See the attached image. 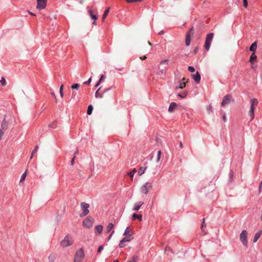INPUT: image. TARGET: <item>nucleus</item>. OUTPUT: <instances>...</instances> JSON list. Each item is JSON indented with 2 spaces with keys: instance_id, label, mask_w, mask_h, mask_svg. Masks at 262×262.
Masks as SVG:
<instances>
[{
  "instance_id": "1",
  "label": "nucleus",
  "mask_w": 262,
  "mask_h": 262,
  "mask_svg": "<svg viewBox=\"0 0 262 262\" xmlns=\"http://www.w3.org/2000/svg\"><path fill=\"white\" fill-rule=\"evenodd\" d=\"M73 244V239L69 235H67L60 243L61 246L63 248L69 247Z\"/></svg>"
},
{
  "instance_id": "2",
  "label": "nucleus",
  "mask_w": 262,
  "mask_h": 262,
  "mask_svg": "<svg viewBox=\"0 0 262 262\" xmlns=\"http://www.w3.org/2000/svg\"><path fill=\"white\" fill-rule=\"evenodd\" d=\"M214 34L213 33H210L208 34L206 37L205 42L204 44V48L206 49L207 51H209L213 38Z\"/></svg>"
},
{
  "instance_id": "3",
  "label": "nucleus",
  "mask_w": 262,
  "mask_h": 262,
  "mask_svg": "<svg viewBox=\"0 0 262 262\" xmlns=\"http://www.w3.org/2000/svg\"><path fill=\"white\" fill-rule=\"evenodd\" d=\"M80 207L83 211L80 214V217H84L89 213V208L90 207V205L89 204L86 203L82 202L80 204Z\"/></svg>"
},
{
  "instance_id": "4",
  "label": "nucleus",
  "mask_w": 262,
  "mask_h": 262,
  "mask_svg": "<svg viewBox=\"0 0 262 262\" xmlns=\"http://www.w3.org/2000/svg\"><path fill=\"white\" fill-rule=\"evenodd\" d=\"M239 239L242 243L246 246H248V241H247V231L244 230L242 231L239 235Z\"/></svg>"
},
{
  "instance_id": "5",
  "label": "nucleus",
  "mask_w": 262,
  "mask_h": 262,
  "mask_svg": "<svg viewBox=\"0 0 262 262\" xmlns=\"http://www.w3.org/2000/svg\"><path fill=\"white\" fill-rule=\"evenodd\" d=\"M8 122H7L6 121L5 118H4L1 122V128H0V141L1 140L2 137L4 134L5 130L7 129L8 128Z\"/></svg>"
},
{
  "instance_id": "6",
  "label": "nucleus",
  "mask_w": 262,
  "mask_h": 262,
  "mask_svg": "<svg viewBox=\"0 0 262 262\" xmlns=\"http://www.w3.org/2000/svg\"><path fill=\"white\" fill-rule=\"evenodd\" d=\"M84 256V254L82 250V249H80L78 250L75 256V262H81L82 259L83 258Z\"/></svg>"
},
{
  "instance_id": "7",
  "label": "nucleus",
  "mask_w": 262,
  "mask_h": 262,
  "mask_svg": "<svg viewBox=\"0 0 262 262\" xmlns=\"http://www.w3.org/2000/svg\"><path fill=\"white\" fill-rule=\"evenodd\" d=\"M93 222V218L89 216L83 221V226L86 228H90L92 227Z\"/></svg>"
},
{
  "instance_id": "8",
  "label": "nucleus",
  "mask_w": 262,
  "mask_h": 262,
  "mask_svg": "<svg viewBox=\"0 0 262 262\" xmlns=\"http://www.w3.org/2000/svg\"><path fill=\"white\" fill-rule=\"evenodd\" d=\"M232 100V97L230 95H227L224 97L221 105L224 106L229 104Z\"/></svg>"
},
{
  "instance_id": "9",
  "label": "nucleus",
  "mask_w": 262,
  "mask_h": 262,
  "mask_svg": "<svg viewBox=\"0 0 262 262\" xmlns=\"http://www.w3.org/2000/svg\"><path fill=\"white\" fill-rule=\"evenodd\" d=\"M152 185L150 183H145L141 187V191L142 193L146 194L148 192V189L151 188Z\"/></svg>"
},
{
  "instance_id": "10",
  "label": "nucleus",
  "mask_w": 262,
  "mask_h": 262,
  "mask_svg": "<svg viewBox=\"0 0 262 262\" xmlns=\"http://www.w3.org/2000/svg\"><path fill=\"white\" fill-rule=\"evenodd\" d=\"M47 6V0H37L36 8L39 10L43 9Z\"/></svg>"
},
{
  "instance_id": "11",
  "label": "nucleus",
  "mask_w": 262,
  "mask_h": 262,
  "mask_svg": "<svg viewBox=\"0 0 262 262\" xmlns=\"http://www.w3.org/2000/svg\"><path fill=\"white\" fill-rule=\"evenodd\" d=\"M193 30V28L192 27L189 30V32H187L186 34L185 43L187 46H189L190 44L191 36V35H192V34H193V33H192Z\"/></svg>"
},
{
  "instance_id": "12",
  "label": "nucleus",
  "mask_w": 262,
  "mask_h": 262,
  "mask_svg": "<svg viewBox=\"0 0 262 262\" xmlns=\"http://www.w3.org/2000/svg\"><path fill=\"white\" fill-rule=\"evenodd\" d=\"M192 78L197 83H199L201 81V75L199 72H196L195 74L192 75Z\"/></svg>"
},
{
  "instance_id": "13",
  "label": "nucleus",
  "mask_w": 262,
  "mask_h": 262,
  "mask_svg": "<svg viewBox=\"0 0 262 262\" xmlns=\"http://www.w3.org/2000/svg\"><path fill=\"white\" fill-rule=\"evenodd\" d=\"M143 204V202H138L135 203L134 205V208H133V210L135 211H137L139 210L141 206Z\"/></svg>"
},
{
  "instance_id": "14",
  "label": "nucleus",
  "mask_w": 262,
  "mask_h": 262,
  "mask_svg": "<svg viewBox=\"0 0 262 262\" xmlns=\"http://www.w3.org/2000/svg\"><path fill=\"white\" fill-rule=\"evenodd\" d=\"M256 49H257V42H256V41H255L250 47L249 50L250 51L252 52L253 53H255Z\"/></svg>"
},
{
  "instance_id": "15",
  "label": "nucleus",
  "mask_w": 262,
  "mask_h": 262,
  "mask_svg": "<svg viewBox=\"0 0 262 262\" xmlns=\"http://www.w3.org/2000/svg\"><path fill=\"white\" fill-rule=\"evenodd\" d=\"M177 106V104L175 102L170 103L168 111L169 112H172Z\"/></svg>"
},
{
  "instance_id": "16",
  "label": "nucleus",
  "mask_w": 262,
  "mask_h": 262,
  "mask_svg": "<svg viewBox=\"0 0 262 262\" xmlns=\"http://www.w3.org/2000/svg\"><path fill=\"white\" fill-rule=\"evenodd\" d=\"M136 219H138L140 221H141L142 219V215L141 214L134 213L132 215V220H135Z\"/></svg>"
},
{
  "instance_id": "17",
  "label": "nucleus",
  "mask_w": 262,
  "mask_h": 262,
  "mask_svg": "<svg viewBox=\"0 0 262 262\" xmlns=\"http://www.w3.org/2000/svg\"><path fill=\"white\" fill-rule=\"evenodd\" d=\"M185 80L184 78H183V79L180 82L179 86L176 87L177 89H182L184 88L185 86V82L184 81Z\"/></svg>"
},
{
  "instance_id": "18",
  "label": "nucleus",
  "mask_w": 262,
  "mask_h": 262,
  "mask_svg": "<svg viewBox=\"0 0 262 262\" xmlns=\"http://www.w3.org/2000/svg\"><path fill=\"white\" fill-rule=\"evenodd\" d=\"M95 230L97 233H101L103 230V226L101 225L96 226L95 227Z\"/></svg>"
},
{
  "instance_id": "19",
  "label": "nucleus",
  "mask_w": 262,
  "mask_h": 262,
  "mask_svg": "<svg viewBox=\"0 0 262 262\" xmlns=\"http://www.w3.org/2000/svg\"><path fill=\"white\" fill-rule=\"evenodd\" d=\"M261 233V231H259L255 233L254 237V239H253L254 243H256L257 241V240L259 239V238L260 236Z\"/></svg>"
},
{
  "instance_id": "20",
  "label": "nucleus",
  "mask_w": 262,
  "mask_h": 262,
  "mask_svg": "<svg viewBox=\"0 0 262 262\" xmlns=\"http://www.w3.org/2000/svg\"><path fill=\"white\" fill-rule=\"evenodd\" d=\"M101 87H100L97 91L95 93V97L96 98H101L103 97V93L101 92H99V91L100 90Z\"/></svg>"
},
{
  "instance_id": "21",
  "label": "nucleus",
  "mask_w": 262,
  "mask_h": 262,
  "mask_svg": "<svg viewBox=\"0 0 262 262\" xmlns=\"http://www.w3.org/2000/svg\"><path fill=\"white\" fill-rule=\"evenodd\" d=\"M250 116L251 117V119H253L254 117V107L251 106L250 110L249 111Z\"/></svg>"
},
{
  "instance_id": "22",
  "label": "nucleus",
  "mask_w": 262,
  "mask_h": 262,
  "mask_svg": "<svg viewBox=\"0 0 262 262\" xmlns=\"http://www.w3.org/2000/svg\"><path fill=\"white\" fill-rule=\"evenodd\" d=\"M160 66L162 67V68H166L168 66L167 60L164 59L161 61Z\"/></svg>"
},
{
  "instance_id": "23",
  "label": "nucleus",
  "mask_w": 262,
  "mask_h": 262,
  "mask_svg": "<svg viewBox=\"0 0 262 262\" xmlns=\"http://www.w3.org/2000/svg\"><path fill=\"white\" fill-rule=\"evenodd\" d=\"M114 224L112 223H110L106 227V232H110L112 230V229L114 228Z\"/></svg>"
},
{
  "instance_id": "24",
  "label": "nucleus",
  "mask_w": 262,
  "mask_h": 262,
  "mask_svg": "<svg viewBox=\"0 0 262 262\" xmlns=\"http://www.w3.org/2000/svg\"><path fill=\"white\" fill-rule=\"evenodd\" d=\"M257 59V56H256L255 53H252L250 57L249 61L251 62V64H253V60H256Z\"/></svg>"
},
{
  "instance_id": "25",
  "label": "nucleus",
  "mask_w": 262,
  "mask_h": 262,
  "mask_svg": "<svg viewBox=\"0 0 262 262\" xmlns=\"http://www.w3.org/2000/svg\"><path fill=\"white\" fill-rule=\"evenodd\" d=\"M55 258L56 255L55 254H51L48 257V259L50 262H53Z\"/></svg>"
},
{
  "instance_id": "26",
  "label": "nucleus",
  "mask_w": 262,
  "mask_h": 262,
  "mask_svg": "<svg viewBox=\"0 0 262 262\" xmlns=\"http://www.w3.org/2000/svg\"><path fill=\"white\" fill-rule=\"evenodd\" d=\"M146 169V167H141L138 171V174L139 176L142 175Z\"/></svg>"
},
{
  "instance_id": "27",
  "label": "nucleus",
  "mask_w": 262,
  "mask_h": 262,
  "mask_svg": "<svg viewBox=\"0 0 262 262\" xmlns=\"http://www.w3.org/2000/svg\"><path fill=\"white\" fill-rule=\"evenodd\" d=\"M88 12L90 16L93 19L96 20L97 19V16L96 15L93 14V11L92 10H89Z\"/></svg>"
},
{
  "instance_id": "28",
  "label": "nucleus",
  "mask_w": 262,
  "mask_h": 262,
  "mask_svg": "<svg viewBox=\"0 0 262 262\" xmlns=\"http://www.w3.org/2000/svg\"><path fill=\"white\" fill-rule=\"evenodd\" d=\"M123 235H128L129 237H131L132 236V234H129V227H127L125 229V230L124 232Z\"/></svg>"
},
{
  "instance_id": "29",
  "label": "nucleus",
  "mask_w": 262,
  "mask_h": 262,
  "mask_svg": "<svg viewBox=\"0 0 262 262\" xmlns=\"http://www.w3.org/2000/svg\"><path fill=\"white\" fill-rule=\"evenodd\" d=\"M110 8L108 7L104 11L103 15H102V19L103 20H104L106 18V16L107 15L108 13H109Z\"/></svg>"
},
{
  "instance_id": "30",
  "label": "nucleus",
  "mask_w": 262,
  "mask_h": 262,
  "mask_svg": "<svg viewBox=\"0 0 262 262\" xmlns=\"http://www.w3.org/2000/svg\"><path fill=\"white\" fill-rule=\"evenodd\" d=\"M258 101L256 98H253L250 100L251 106H254V104H257Z\"/></svg>"
},
{
  "instance_id": "31",
  "label": "nucleus",
  "mask_w": 262,
  "mask_h": 262,
  "mask_svg": "<svg viewBox=\"0 0 262 262\" xmlns=\"http://www.w3.org/2000/svg\"><path fill=\"white\" fill-rule=\"evenodd\" d=\"M93 109V106L92 105H89L88 106V110H87V114L89 115H91L92 113Z\"/></svg>"
},
{
  "instance_id": "32",
  "label": "nucleus",
  "mask_w": 262,
  "mask_h": 262,
  "mask_svg": "<svg viewBox=\"0 0 262 262\" xmlns=\"http://www.w3.org/2000/svg\"><path fill=\"white\" fill-rule=\"evenodd\" d=\"M139 259V257L137 255H134L132 259L128 261L127 262H137V260Z\"/></svg>"
},
{
  "instance_id": "33",
  "label": "nucleus",
  "mask_w": 262,
  "mask_h": 262,
  "mask_svg": "<svg viewBox=\"0 0 262 262\" xmlns=\"http://www.w3.org/2000/svg\"><path fill=\"white\" fill-rule=\"evenodd\" d=\"M136 172V168H134V169H133V170L132 171L128 172V174L133 179L134 176Z\"/></svg>"
},
{
  "instance_id": "34",
  "label": "nucleus",
  "mask_w": 262,
  "mask_h": 262,
  "mask_svg": "<svg viewBox=\"0 0 262 262\" xmlns=\"http://www.w3.org/2000/svg\"><path fill=\"white\" fill-rule=\"evenodd\" d=\"M38 145H36L34 149H33V150L32 151V153H31V156L30 157V159H32L34 154H35L38 150Z\"/></svg>"
},
{
  "instance_id": "35",
  "label": "nucleus",
  "mask_w": 262,
  "mask_h": 262,
  "mask_svg": "<svg viewBox=\"0 0 262 262\" xmlns=\"http://www.w3.org/2000/svg\"><path fill=\"white\" fill-rule=\"evenodd\" d=\"M165 69L166 68L163 67L161 69H160V67H159V71L158 72V74L159 75H162L164 73Z\"/></svg>"
},
{
  "instance_id": "36",
  "label": "nucleus",
  "mask_w": 262,
  "mask_h": 262,
  "mask_svg": "<svg viewBox=\"0 0 262 262\" xmlns=\"http://www.w3.org/2000/svg\"><path fill=\"white\" fill-rule=\"evenodd\" d=\"M187 94V93L186 92H184L182 94H180V93L178 94V96L179 97H181V98H184L186 97Z\"/></svg>"
},
{
  "instance_id": "37",
  "label": "nucleus",
  "mask_w": 262,
  "mask_h": 262,
  "mask_svg": "<svg viewBox=\"0 0 262 262\" xmlns=\"http://www.w3.org/2000/svg\"><path fill=\"white\" fill-rule=\"evenodd\" d=\"M0 83L3 86H5L6 84V80L5 79V78L4 77H2V79L0 80Z\"/></svg>"
},
{
  "instance_id": "38",
  "label": "nucleus",
  "mask_w": 262,
  "mask_h": 262,
  "mask_svg": "<svg viewBox=\"0 0 262 262\" xmlns=\"http://www.w3.org/2000/svg\"><path fill=\"white\" fill-rule=\"evenodd\" d=\"M26 176H27V173H26V171L25 172H24L21 176V178H20V182H22L23 181L26 177Z\"/></svg>"
},
{
  "instance_id": "39",
  "label": "nucleus",
  "mask_w": 262,
  "mask_h": 262,
  "mask_svg": "<svg viewBox=\"0 0 262 262\" xmlns=\"http://www.w3.org/2000/svg\"><path fill=\"white\" fill-rule=\"evenodd\" d=\"M129 236H128V237H124L121 241H122V242H123L124 243L130 242L131 241V238H129Z\"/></svg>"
},
{
  "instance_id": "40",
  "label": "nucleus",
  "mask_w": 262,
  "mask_h": 262,
  "mask_svg": "<svg viewBox=\"0 0 262 262\" xmlns=\"http://www.w3.org/2000/svg\"><path fill=\"white\" fill-rule=\"evenodd\" d=\"M79 87V84L77 83H75L71 85V88L73 89H78Z\"/></svg>"
},
{
  "instance_id": "41",
  "label": "nucleus",
  "mask_w": 262,
  "mask_h": 262,
  "mask_svg": "<svg viewBox=\"0 0 262 262\" xmlns=\"http://www.w3.org/2000/svg\"><path fill=\"white\" fill-rule=\"evenodd\" d=\"M188 70L190 72H194L195 71V69L194 67L192 66H189L188 68Z\"/></svg>"
},
{
  "instance_id": "42",
  "label": "nucleus",
  "mask_w": 262,
  "mask_h": 262,
  "mask_svg": "<svg viewBox=\"0 0 262 262\" xmlns=\"http://www.w3.org/2000/svg\"><path fill=\"white\" fill-rule=\"evenodd\" d=\"M119 246L120 248H123L125 246V245L124 244V243L123 242H122V241L121 240L120 241V243H119Z\"/></svg>"
},
{
  "instance_id": "43",
  "label": "nucleus",
  "mask_w": 262,
  "mask_h": 262,
  "mask_svg": "<svg viewBox=\"0 0 262 262\" xmlns=\"http://www.w3.org/2000/svg\"><path fill=\"white\" fill-rule=\"evenodd\" d=\"M142 0H126V1L127 3H130L133 2H141Z\"/></svg>"
},
{
  "instance_id": "44",
  "label": "nucleus",
  "mask_w": 262,
  "mask_h": 262,
  "mask_svg": "<svg viewBox=\"0 0 262 262\" xmlns=\"http://www.w3.org/2000/svg\"><path fill=\"white\" fill-rule=\"evenodd\" d=\"M161 152L160 150H159L158 152V155H157V161H159L160 160V158H161Z\"/></svg>"
},
{
  "instance_id": "45",
  "label": "nucleus",
  "mask_w": 262,
  "mask_h": 262,
  "mask_svg": "<svg viewBox=\"0 0 262 262\" xmlns=\"http://www.w3.org/2000/svg\"><path fill=\"white\" fill-rule=\"evenodd\" d=\"M207 110L209 113L211 112L212 111V107L211 105H209L207 106Z\"/></svg>"
},
{
  "instance_id": "46",
  "label": "nucleus",
  "mask_w": 262,
  "mask_h": 262,
  "mask_svg": "<svg viewBox=\"0 0 262 262\" xmlns=\"http://www.w3.org/2000/svg\"><path fill=\"white\" fill-rule=\"evenodd\" d=\"M92 81V78L90 77L89 80L83 82L84 84H90Z\"/></svg>"
},
{
  "instance_id": "47",
  "label": "nucleus",
  "mask_w": 262,
  "mask_h": 262,
  "mask_svg": "<svg viewBox=\"0 0 262 262\" xmlns=\"http://www.w3.org/2000/svg\"><path fill=\"white\" fill-rule=\"evenodd\" d=\"M115 233V231L114 230H113L112 231V232L111 233L110 235H109V236L107 238V241H110L112 237V236H113V235Z\"/></svg>"
},
{
  "instance_id": "48",
  "label": "nucleus",
  "mask_w": 262,
  "mask_h": 262,
  "mask_svg": "<svg viewBox=\"0 0 262 262\" xmlns=\"http://www.w3.org/2000/svg\"><path fill=\"white\" fill-rule=\"evenodd\" d=\"M56 121H54L53 123H52L51 124H50L49 125V127H52V128H55V124H56Z\"/></svg>"
},
{
  "instance_id": "49",
  "label": "nucleus",
  "mask_w": 262,
  "mask_h": 262,
  "mask_svg": "<svg viewBox=\"0 0 262 262\" xmlns=\"http://www.w3.org/2000/svg\"><path fill=\"white\" fill-rule=\"evenodd\" d=\"M105 77L103 75H102L100 78H99V82H101L105 79Z\"/></svg>"
},
{
  "instance_id": "50",
  "label": "nucleus",
  "mask_w": 262,
  "mask_h": 262,
  "mask_svg": "<svg viewBox=\"0 0 262 262\" xmlns=\"http://www.w3.org/2000/svg\"><path fill=\"white\" fill-rule=\"evenodd\" d=\"M103 249V246H100L99 247L98 249V250H97V252L98 253L100 252Z\"/></svg>"
},
{
  "instance_id": "51",
  "label": "nucleus",
  "mask_w": 262,
  "mask_h": 262,
  "mask_svg": "<svg viewBox=\"0 0 262 262\" xmlns=\"http://www.w3.org/2000/svg\"><path fill=\"white\" fill-rule=\"evenodd\" d=\"M244 6L245 8H247L248 6L247 0H243Z\"/></svg>"
},
{
  "instance_id": "52",
  "label": "nucleus",
  "mask_w": 262,
  "mask_h": 262,
  "mask_svg": "<svg viewBox=\"0 0 262 262\" xmlns=\"http://www.w3.org/2000/svg\"><path fill=\"white\" fill-rule=\"evenodd\" d=\"M229 177H230V178H232V177H233V171H231L230 172V173H229Z\"/></svg>"
},
{
  "instance_id": "53",
  "label": "nucleus",
  "mask_w": 262,
  "mask_h": 262,
  "mask_svg": "<svg viewBox=\"0 0 262 262\" xmlns=\"http://www.w3.org/2000/svg\"><path fill=\"white\" fill-rule=\"evenodd\" d=\"M261 188H262V182H261V183L259 184V190L260 192L261 190Z\"/></svg>"
},
{
  "instance_id": "54",
  "label": "nucleus",
  "mask_w": 262,
  "mask_h": 262,
  "mask_svg": "<svg viewBox=\"0 0 262 262\" xmlns=\"http://www.w3.org/2000/svg\"><path fill=\"white\" fill-rule=\"evenodd\" d=\"M60 95L61 97H63V94L62 91L59 90Z\"/></svg>"
},
{
  "instance_id": "55",
  "label": "nucleus",
  "mask_w": 262,
  "mask_h": 262,
  "mask_svg": "<svg viewBox=\"0 0 262 262\" xmlns=\"http://www.w3.org/2000/svg\"><path fill=\"white\" fill-rule=\"evenodd\" d=\"M223 119L224 121H226V115L225 114H224L223 116Z\"/></svg>"
},
{
  "instance_id": "56",
  "label": "nucleus",
  "mask_w": 262,
  "mask_h": 262,
  "mask_svg": "<svg viewBox=\"0 0 262 262\" xmlns=\"http://www.w3.org/2000/svg\"><path fill=\"white\" fill-rule=\"evenodd\" d=\"M74 157L72 159L71 161V165H73L74 164Z\"/></svg>"
},
{
  "instance_id": "57",
  "label": "nucleus",
  "mask_w": 262,
  "mask_h": 262,
  "mask_svg": "<svg viewBox=\"0 0 262 262\" xmlns=\"http://www.w3.org/2000/svg\"><path fill=\"white\" fill-rule=\"evenodd\" d=\"M140 58L142 60H144L146 58V56H144L143 57H140Z\"/></svg>"
},
{
  "instance_id": "58",
  "label": "nucleus",
  "mask_w": 262,
  "mask_h": 262,
  "mask_svg": "<svg viewBox=\"0 0 262 262\" xmlns=\"http://www.w3.org/2000/svg\"><path fill=\"white\" fill-rule=\"evenodd\" d=\"M50 91H51V95H52V96H53L54 97H55V95L54 93L53 92H52V89H51V90H50Z\"/></svg>"
},
{
  "instance_id": "59",
  "label": "nucleus",
  "mask_w": 262,
  "mask_h": 262,
  "mask_svg": "<svg viewBox=\"0 0 262 262\" xmlns=\"http://www.w3.org/2000/svg\"><path fill=\"white\" fill-rule=\"evenodd\" d=\"M101 82H99V81H98V82L95 84V87L98 86Z\"/></svg>"
},
{
  "instance_id": "60",
  "label": "nucleus",
  "mask_w": 262,
  "mask_h": 262,
  "mask_svg": "<svg viewBox=\"0 0 262 262\" xmlns=\"http://www.w3.org/2000/svg\"><path fill=\"white\" fill-rule=\"evenodd\" d=\"M63 84H62V85H61V86H60V89H59V90L63 91Z\"/></svg>"
},
{
  "instance_id": "61",
  "label": "nucleus",
  "mask_w": 262,
  "mask_h": 262,
  "mask_svg": "<svg viewBox=\"0 0 262 262\" xmlns=\"http://www.w3.org/2000/svg\"><path fill=\"white\" fill-rule=\"evenodd\" d=\"M205 226H206V225L205 224L204 221L203 222L202 224V228H203Z\"/></svg>"
},
{
  "instance_id": "62",
  "label": "nucleus",
  "mask_w": 262,
  "mask_h": 262,
  "mask_svg": "<svg viewBox=\"0 0 262 262\" xmlns=\"http://www.w3.org/2000/svg\"><path fill=\"white\" fill-rule=\"evenodd\" d=\"M77 154H78V151H77V150H76V151L74 152V158L76 157V155H77Z\"/></svg>"
},
{
  "instance_id": "63",
  "label": "nucleus",
  "mask_w": 262,
  "mask_h": 262,
  "mask_svg": "<svg viewBox=\"0 0 262 262\" xmlns=\"http://www.w3.org/2000/svg\"><path fill=\"white\" fill-rule=\"evenodd\" d=\"M180 148H182L183 147V144H182V143L181 142L180 143Z\"/></svg>"
},
{
  "instance_id": "64",
  "label": "nucleus",
  "mask_w": 262,
  "mask_h": 262,
  "mask_svg": "<svg viewBox=\"0 0 262 262\" xmlns=\"http://www.w3.org/2000/svg\"><path fill=\"white\" fill-rule=\"evenodd\" d=\"M163 33H164V31H161L159 33V34H163Z\"/></svg>"
}]
</instances>
